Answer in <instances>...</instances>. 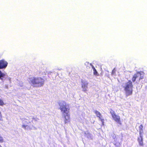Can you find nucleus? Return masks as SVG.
Listing matches in <instances>:
<instances>
[{"label":"nucleus","instance_id":"f257e3e1","mask_svg":"<svg viewBox=\"0 0 147 147\" xmlns=\"http://www.w3.org/2000/svg\"><path fill=\"white\" fill-rule=\"evenodd\" d=\"M59 109L63 115L64 121L65 123L70 121V114L69 105L64 101H61L58 102Z\"/></svg>","mask_w":147,"mask_h":147},{"label":"nucleus","instance_id":"f03ea898","mask_svg":"<svg viewBox=\"0 0 147 147\" xmlns=\"http://www.w3.org/2000/svg\"><path fill=\"white\" fill-rule=\"evenodd\" d=\"M28 82L33 87H41L45 83V80L40 77H32L28 78Z\"/></svg>","mask_w":147,"mask_h":147},{"label":"nucleus","instance_id":"7ed1b4c3","mask_svg":"<svg viewBox=\"0 0 147 147\" xmlns=\"http://www.w3.org/2000/svg\"><path fill=\"white\" fill-rule=\"evenodd\" d=\"M133 87V86L132 82L130 80H129L128 82L125 83L124 88L125 91L126 96L132 94Z\"/></svg>","mask_w":147,"mask_h":147},{"label":"nucleus","instance_id":"20e7f679","mask_svg":"<svg viewBox=\"0 0 147 147\" xmlns=\"http://www.w3.org/2000/svg\"><path fill=\"white\" fill-rule=\"evenodd\" d=\"M110 113L113 117V119L118 123L121 124L120 117L119 115L116 114L115 111L111 109L110 111Z\"/></svg>","mask_w":147,"mask_h":147},{"label":"nucleus","instance_id":"39448f33","mask_svg":"<svg viewBox=\"0 0 147 147\" xmlns=\"http://www.w3.org/2000/svg\"><path fill=\"white\" fill-rule=\"evenodd\" d=\"M139 77V80H140L144 78L143 76H142L141 72L138 71L135 74L132 78V80L133 82H134L136 80V79L138 78Z\"/></svg>","mask_w":147,"mask_h":147},{"label":"nucleus","instance_id":"423d86ee","mask_svg":"<svg viewBox=\"0 0 147 147\" xmlns=\"http://www.w3.org/2000/svg\"><path fill=\"white\" fill-rule=\"evenodd\" d=\"M81 87L82 88V91L84 92L87 91V88H88V82L85 80H82L81 81Z\"/></svg>","mask_w":147,"mask_h":147},{"label":"nucleus","instance_id":"0eeeda50","mask_svg":"<svg viewBox=\"0 0 147 147\" xmlns=\"http://www.w3.org/2000/svg\"><path fill=\"white\" fill-rule=\"evenodd\" d=\"M7 62L4 60H0V69L5 68L7 66Z\"/></svg>","mask_w":147,"mask_h":147},{"label":"nucleus","instance_id":"6e6552de","mask_svg":"<svg viewBox=\"0 0 147 147\" xmlns=\"http://www.w3.org/2000/svg\"><path fill=\"white\" fill-rule=\"evenodd\" d=\"M143 138L142 135L140 136V138H138V141L140 145L143 146Z\"/></svg>","mask_w":147,"mask_h":147},{"label":"nucleus","instance_id":"1a4fd4ad","mask_svg":"<svg viewBox=\"0 0 147 147\" xmlns=\"http://www.w3.org/2000/svg\"><path fill=\"white\" fill-rule=\"evenodd\" d=\"M143 126L142 124L140 125L139 127L140 136L142 135V134L143 133Z\"/></svg>","mask_w":147,"mask_h":147},{"label":"nucleus","instance_id":"9d476101","mask_svg":"<svg viewBox=\"0 0 147 147\" xmlns=\"http://www.w3.org/2000/svg\"><path fill=\"white\" fill-rule=\"evenodd\" d=\"M94 112L96 114L97 117H98L99 119L101 118L102 115L100 112L96 110H95L94 111Z\"/></svg>","mask_w":147,"mask_h":147},{"label":"nucleus","instance_id":"9b49d317","mask_svg":"<svg viewBox=\"0 0 147 147\" xmlns=\"http://www.w3.org/2000/svg\"><path fill=\"white\" fill-rule=\"evenodd\" d=\"M85 65L86 66L87 69H89L90 68V66H91L92 67L93 65L92 64L89 63L88 62H86L84 63Z\"/></svg>","mask_w":147,"mask_h":147},{"label":"nucleus","instance_id":"f8f14e48","mask_svg":"<svg viewBox=\"0 0 147 147\" xmlns=\"http://www.w3.org/2000/svg\"><path fill=\"white\" fill-rule=\"evenodd\" d=\"M92 68L93 70V74L94 75H96V76H98L99 74H98L97 71H96V69L95 68H94V66L93 65H92Z\"/></svg>","mask_w":147,"mask_h":147},{"label":"nucleus","instance_id":"ddd939ff","mask_svg":"<svg viewBox=\"0 0 147 147\" xmlns=\"http://www.w3.org/2000/svg\"><path fill=\"white\" fill-rule=\"evenodd\" d=\"M5 74L1 72V71L0 70V79L2 80V79L1 77H3L5 76Z\"/></svg>","mask_w":147,"mask_h":147},{"label":"nucleus","instance_id":"4468645a","mask_svg":"<svg viewBox=\"0 0 147 147\" xmlns=\"http://www.w3.org/2000/svg\"><path fill=\"white\" fill-rule=\"evenodd\" d=\"M4 142V140L3 138L0 135V143H2Z\"/></svg>","mask_w":147,"mask_h":147},{"label":"nucleus","instance_id":"2eb2a0df","mask_svg":"<svg viewBox=\"0 0 147 147\" xmlns=\"http://www.w3.org/2000/svg\"><path fill=\"white\" fill-rule=\"evenodd\" d=\"M101 121L102 123V125H104V119H102L101 118L100 119H99Z\"/></svg>","mask_w":147,"mask_h":147},{"label":"nucleus","instance_id":"dca6fc26","mask_svg":"<svg viewBox=\"0 0 147 147\" xmlns=\"http://www.w3.org/2000/svg\"><path fill=\"white\" fill-rule=\"evenodd\" d=\"M4 105L3 101L0 98V105L3 106Z\"/></svg>","mask_w":147,"mask_h":147},{"label":"nucleus","instance_id":"f3484780","mask_svg":"<svg viewBox=\"0 0 147 147\" xmlns=\"http://www.w3.org/2000/svg\"><path fill=\"white\" fill-rule=\"evenodd\" d=\"M0 120L1 121L3 120L2 117V116L1 112H0Z\"/></svg>","mask_w":147,"mask_h":147},{"label":"nucleus","instance_id":"a211bd4d","mask_svg":"<svg viewBox=\"0 0 147 147\" xmlns=\"http://www.w3.org/2000/svg\"><path fill=\"white\" fill-rule=\"evenodd\" d=\"M115 72V69H113L112 71V74H114Z\"/></svg>","mask_w":147,"mask_h":147},{"label":"nucleus","instance_id":"6ab92c4d","mask_svg":"<svg viewBox=\"0 0 147 147\" xmlns=\"http://www.w3.org/2000/svg\"><path fill=\"white\" fill-rule=\"evenodd\" d=\"M27 126V125H22V127L24 128V129H26V127Z\"/></svg>","mask_w":147,"mask_h":147},{"label":"nucleus","instance_id":"aec40b11","mask_svg":"<svg viewBox=\"0 0 147 147\" xmlns=\"http://www.w3.org/2000/svg\"><path fill=\"white\" fill-rule=\"evenodd\" d=\"M0 147H2L0 144Z\"/></svg>","mask_w":147,"mask_h":147}]
</instances>
